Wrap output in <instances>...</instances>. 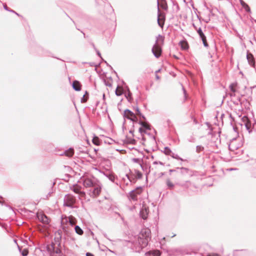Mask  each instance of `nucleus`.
Returning <instances> with one entry per match:
<instances>
[{
	"mask_svg": "<svg viewBox=\"0 0 256 256\" xmlns=\"http://www.w3.org/2000/svg\"><path fill=\"white\" fill-rule=\"evenodd\" d=\"M170 252L174 256H183L190 254L188 249L184 247L172 249L170 250Z\"/></svg>",
	"mask_w": 256,
	"mask_h": 256,
	"instance_id": "5",
	"label": "nucleus"
},
{
	"mask_svg": "<svg viewBox=\"0 0 256 256\" xmlns=\"http://www.w3.org/2000/svg\"><path fill=\"white\" fill-rule=\"evenodd\" d=\"M194 28H195L196 30H197V28H196V26H194Z\"/></svg>",
	"mask_w": 256,
	"mask_h": 256,
	"instance_id": "59",
	"label": "nucleus"
},
{
	"mask_svg": "<svg viewBox=\"0 0 256 256\" xmlns=\"http://www.w3.org/2000/svg\"><path fill=\"white\" fill-rule=\"evenodd\" d=\"M72 88L76 91H80L81 90V84L79 82L74 80L73 82Z\"/></svg>",
	"mask_w": 256,
	"mask_h": 256,
	"instance_id": "14",
	"label": "nucleus"
},
{
	"mask_svg": "<svg viewBox=\"0 0 256 256\" xmlns=\"http://www.w3.org/2000/svg\"><path fill=\"white\" fill-rule=\"evenodd\" d=\"M166 184L168 189L172 190L174 188V184L169 179L166 180Z\"/></svg>",
	"mask_w": 256,
	"mask_h": 256,
	"instance_id": "18",
	"label": "nucleus"
},
{
	"mask_svg": "<svg viewBox=\"0 0 256 256\" xmlns=\"http://www.w3.org/2000/svg\"><path fill=\"white\" fill-rule=\"evenodd\" d=\"M75 202L76 198L74 196L70 194L65 196L64 198V206L72 208Z\"/></svg>",
	"mask_w": 256,
	"mask_h": 256,
	"instance_id": "4",
	"label": "nucleus"
},
{
	"mask_svg": "<svg viewBox=\"0 0 256 256\" xmlns=\"http://www.w3.org/2000/svg\"><path fill=\"white\" fill-rule=\"evenodd\" d=\"M83 186L86 188H91L89 190V195L92 198L98 196L102 190V184L94 177L85 176L81 178Z\"/></svg>",
	"mask_w": 256,
	"mask_h": 256,
	"instance_id": "1",
	"label": "nucleus"
},
{
	"mask_svg": "<svg viewBox=\"0 0 256 256\" xmlns=\"http://www.w3.org/2000/svg\"><path fill=\"white\" fill-rule=\"evenodd\" d=\"M130 120L132 121L133 122H138V118H136V116L135 114L134 116V118H132L130 119Z\"/></svg>",
	"mask_w": 256,
	"mask_h": 256,
	"instance_id": "39",
	"label": "nucleus"
},
{
	"mask_svg": "<svg viewBox=\"0 0 256 256\" xmlns=\"http://www.w3.org/2000/svg\"><path fill=\"white\" fill-rule=\"evenodd\" d=\"M244 125H245L246 130H248L249 132H250L251 130V124L250 122V121L248 120L247 119H246V121L244 123Z\"/></svg>",
	"mask_w": 256,
	"mask_h": 256,
	"instance_id": "21",
	"label": "nucleus"
},
{
	"mask_svg": "<svg viewBox=\"0 0 256 256\" xmlns=\"http://www.w3.org/2000/svg\"><path fill=\"white\" fill-rule=\"evenodd\" d=\"M126 98H128V100L130 102L131 100L132 99V94L129 92L128 94V96H126Z\"/></svg>",
	"mask_w": 256,
	"mask_h": 256,
	"instance_id": "37",
	"label": "nucleus"
},
{
	"mask_svg": "<svg viewBox=\"0 0 256 256\" xmlns=\"http://www.w3.org/2000/svg\"><path fill=\"white\" fill-rule=\"evenodd\" d=\"M106 84L108 86H112V84H109V83H106Z\"/></svg>",
	"mask_w": 256,
	"mask_h": 256,
	"instance_id": "49",
	"label": "nucleus"
},
{
	"mask_svg": "<svg viewBox=\"0 0 256 256\" xmlns=\"http://www.w3.org/2000/svg\"><path fill=\"white\" fill-rule=\"evenodd\" d=\"M174 171H175V170H169V172H174Z\"/></svg>",
	"mask_w": 256,
	"mask_h": 256,
	"instance_id": "55",
	"label": "nucleus"
},
{
	"mask_svg": "<svg viewBox=\"0 0 256 256\" xmlns=\"http://www.w3.org/2000/svg\"><path fill=\"white\" fill-rule=\"evenodd\" d=\"M183 90H184V94H186V90L184 89V88H183Z\"/></svg>",
	"mask_w": 256,
	"mask_h": 256,
	"instance_id": "56",
	"label": "nucleus"
},
{
	"mask_svg": "<svg viewBox=\"0 0 256 256\" xmlns=\"http://www.w3.org/2000/svg\"><path fill=\"white\" fill-rule=\"evenodd\" d=\"M134 109L135 110L136 112V114L137 115L140 116V117H142L144 120L146 119L144 116L142 114L140 109L138 108V106L134 108Z\"/></svg>",
	"mask_w": 256,
	"mask_h": 256,
	"instance_id": "22",
	"label": "nucleus"
},
{
	"mask_svg": "<svg viewBox=\"0 0 256 256\" xmlns=\"http://www.w3.org/2000/svg\"><path fill=\"white\" fill-rule=\"evenodd\" d=\"M138 178H140L142 174H140V172H138Z\"/></svg>",
	"mask_w": 256,
	"mask_h": 256,
	"instance_id": "50",
	"label": "nucleus"
},
{
	"mask_svg": "<svg viewBox=\"0 0 256 256\" xmlns=\"http://www.w3.org/2000/svg\"><path fill=\"white\" fill-rule=\"evenodd\" d=\"M160 69L158 70H156V74H158V72H160Z\"/></svg>",
	"mask_w": 256,
	"mask_h": 256,
	"instance_id": "53",
	"label": "nucleus"
},
{
	"mask_svg": "<svg viewBox=\"0 0 256 256\" xmlns=\"http://www.w3.org/2000/svg\"><path fill=\"white\" fill-rule=\"evenodd\" d=\"M158 164V162L155 161L153 162L154 164Z\"/></svg>",
	"mask_w": 256,
	"mask_h": 256,
	"instance_id": "52",
	"label": "nucleus"
},
{
	"mask_svg": "<svg viewBox=\"0 0 256 256\" xmlns=\"http://www.w3.org/2000/svg\"><path fill=\"white\" fill-rule=\"evenodd\" d=\"M235 84H232L230 86V90L231 92H235L236 90L234 88Z\"/></svg>",
	"mask_w": 256,
	"mask_h": 256,
	"instance_id": "32",
	"label": "nucleus"
},
{
	"mask_svg": "<svg viewBox=\"0 0 256 256\" xmlns=\"http://www.w3.org/2000/svg\"><path fill=\"white\" fill-rule=\"evenodd\" d=\"M86 256H94V254L90 252H86Z\"/></svg>",
	"mask_w": 256,
	"mask_h": 256,
	"instance_id": "46",
	"label": "nucleus"
},
{
	"mask_svg": "<svg viewBox=\"0 0 256 256\" xmlns=\"http://www.w3.org/2000/svg\"><path fill=\"white\" fill-rule=\"evenodd\" d=\"M240 2L241 5L245 8L246 11H247V12L250 11V7L245 2H244L242 0H240Z\"/></svg>",
	"mask_w": 256,
	"mask_h": 256,
	"instance_id": "20",
	"label": "nucleus"
},
{
	"mask_svg": "<svg viewBox=\"0 0 256 256\" xmlns=\"http://www.w3.org/2000/svg\"><path fill=\"white\" fill-rule=\"evenodd\" d=\"M164 153L166 155L170 156L172 152L170 149L168 147H165L164 151Z\"/></svg>",
	"mask_w": 256,
	"mask_h": 256,
	"instance_id": "27",
	"label": "nucleus"
},
{
	"mask_svg": "<svg viewBox=\"0 0 256 256\" xmlns=\"http://www.w3.org/2000/svg\"><path fill=\"white\" fill-rule=\"evenodd\" d=\"M152 51L154 55L156 58H158L162 54V48L158 44V40H156V44L153 46Z\"/></svg>",
	"mask_w": 256,
	"mask_h": 256,
	"instance_id": "6",
	"label": "nucleus"
},
{
	"mask_svg": "<svg viewBox=\"0 0 256 256\" xmlns=\"http://www.w3.org/2000/svg\"><path fill=\"white\" fill-rule=\"evenodd\" d=\"M72 190L76 194H80L81 196H84L85 192H81L80 190V188L78 186H74V188L72 189Z\"/></svg>",
	"mask_w": 256,
	"mask_h": 256,
	"instance_id": "16",
	"label": "nucleus"
},
{
	"mask_svg": "<svg viewBox=\"0 0 256 256\" xmlns=\"http://www.w3.org/2000/svg\"><path fill=\"white\" fill-rule=\"evenodd\" d=\"M158 164H160V165H162V166L164 165V164L162 162H158Z\"/></svg>",
	"mask_w": 256,
	"mask_h": 256,
	"instance_id": "54",
	"label": "nucleus"
},
{
	"mask_svg": "<svg viewBox=\"0 0 256 256\" xmlns=\"http://www.w3.org/2000/svg\"><path fill=\"white\" fill-rule=\"evenodd\" d=\"M201 39H202V42H203V44H204V46L205 47H208V44L206 42V36L204 37V38H202Z\"/></svg>",
	"mask_w": 256,
	"mask_h": 256,
	"instance_id": "33",
	"label": "nucleus"
},
{
	"mask_svg": "<svg viewBox=\"0 0 256 256\" xmlns=\"http://www.w3.org/2000/svg\"><path fill=\"white\" fill-rule=\"evenodd\" d=\"M4 8L6 10H8V7L6 6H4ZM9 11L10 12H14L16 14H17L18 16V14H17L16 12H14L13 10H9Z\"/></svg>",
	"mask_w": 256,
	"mask_h": 256,
	"instance_id": "41",
	"label": "nucleus"
},
{
	"mask_svg": "<svg viewBox=\"0 0 256 256\" xmlns=\"http://www.w3.org/2000/svg\"><path fill=\"white\" fill-rule=\"evenodd\" d=\"M142 192V187H138L135 190L130 191L128 195V199L130 200L136 201L138 200V196Z\"/></svg>",
	"mask_w": 256,
	"mask_h": 256,
	"instance_id": "3",
	"label": "nucleus"
},
{
	"mask_svg": "<svg viewBox=\"0 0 256 256\" xmlns=\"http://www.w3.org/2000/svg\"><path fill=\"white\" fill-rule=\"evenodd\" d=\"M132 161L134 162H138L140 161V160L139 158H134L132 159Z\"/></svg>",
	"mask_w": 256,
	"mask_h": 256,
	"instance_id": "42",
	"label": "nucleus"
},
{
	"mask_svg": "<svg viewBox=\"0 0 256 256\" xmlns=\"http://www.w3.org/2000/svg\"><path fill=\"white\" fill-rule=\"evenodd\" d=\"M92 46H93L94 48H96L94 44H92Z\"/></svg>",
	"mask_w": 256,
	"mask_h": 256,
	"instance_id": "57",
	"label": "nucleus"
},
{
	"mask_svg": "<svg viewBox=\"0 0 256 256\" xmlns=\"http://www.w3.org/2000/svg\"><path fill=\"white\" fill-rule=\"evenodd\" d=\"M158 26L162 28L164 25V22L165 20V16L164 14L160 12L159 8V2H158Z\"/></svg>",
	"mask_w": 256,
	"mask_h": 256,
	"instance_id": "7",
	"label": "nucleus"
},
{
	"mask_svg": "<svg viewBox=\"0 0 256 256\" xmlns=\"http://www.w3.org/2000/svg\"><path fill=\"white\" fill-rule=\"evenodd\" d=\"M160 254L159 252H157V254H156V256H160Z\"/></svg>",
	"mask_w": 256,
	"mask_h": 256,
	"instance_id": "51",
	"label": "nucleus"
},
{
	"mask_svg": "<svg viewBox=\"0 0 256 256\" xmlns=\"http://www.w3.org/2000/svg\"><path fill=\"white\" fill-rule=\"evenodd\" d=\"M160 6L164 10H166L167 9V6L165 2H163L161 4Z\"/></svg>",
	"mask_w": 256,
	"mask_h": 256,
	"instance_id": "36",
	"label": "nucleus"
},
{
	"mask_svg": "<svg viewBox=\"0 0 256 256\" xmlns=\"http://www.w3.org/2000/svg\"><path fill=\"white\" fill-rule=\"evenodd\" d=\"M94 50H96L98 56L100 57L102 60L103 59L102 58L101 54L98 50L96 48H94Z\"/></svg>",
	"mask_w": 256,
	"mask_h": 256,
	"instance_id": "40",
	"label": "nucleus"
},
{
	"mask_svg": "<svg viewBox=\"0 0 256 256\" xmlns=\"http://www.w3.org/2000/svg\"><path fill=\"white\" fill-rule=\"evenodd\" d=\"M246 58L248 64L252 66H255V60L254 56L250 52H248L246 54Z\"/></svg>",
	"mask_w": 256,
	"mask_h": 256,
	"instance_id": "9",
	"label": "nucleus"
},
{
	"mask_svg": "<svg viewBox=\"0 0 256 256\" xmlns=\"http://www.w3.org/2000/svg\"><path fill=\"white\" fill-rule=\"evenodd\" d=\"M134 114H135L133 112L128 109H126L124 111V117L130 120L132 118H134Z\"/></svg>",
	"mask_w": 256,
	"mask_h": 256,
	"instance_id": "13",
	"label": "nucleus"
},
{
	"mask_svg": "<svg viewBox=\"0 0 256 256\" xmlns=\"http://www.w3.org/2000/svg\"><path fill=\"white\" fill-rule=\"evenodd\" d=\"M28 254V251L27 249H24L22 252V254L23 256H26Z\"/></svg>",
	"mask_w": 256,
	"mask_h": 256,
	"instance_id": "35",
	"label": "nucleus"
},
{
	"mask_svg": "<svg viewBox=\"0 0 256 256\" xmlns=\"http://www.w3.org/2000/svg\"><path fill=\"white\" fill-rule=\"evenodd\" d=\"M74 154V150L72 148H70L68 150H65L61 155H65L68 157H72Z\"/></svg>",
	"mask_w": 256,
	"mask_h": 256,
	"instance_id": "15",
	"label": "nucleus"
},
{
	"mask_svg": "<svg viewBox=\"0 0 256 256\" xmlns=\"http://www.w3.org/2000/svg\"><path fill=\"white\" fill-rule=\"evenodd\" d=\"M170 156L178 160H184L183 159L180 158L178 154L173 152L172 153Z\"/></svg>",
	"mask_w": 256,
	"mask_h": 256,
	"instance_id": "29",
	"label": "nucleus"
},
{
	"mask_svg": "<svg viewBox=\"0 0 256 256\" xmlns=\"http://www.w3.org/2000/svg\"><path fill=\"white\" fill-rule=\"evenodd\" d=\"M104 236H105L106 238V234H104Z\"/></svg>",
	"mask_w": 256,
	"mask_h": 256,
	"instance_id": "60",
	"label": "nucleus"
},
{
	"mask_svg": "<svg viewBox=\"0 0 256 256\" xmlns=\"http://www.w3.org/2000/svg\"><path fill=\"white\" fill-rule=\"evenodd\" d=\"M138 131L141 134H142L146 132L145 130L142 128H140Z\"/></svg>",
	"mask_w": 256,
	"mask_h": 256,
	"instance_id": "38",
	"label": "nucleus"
},
{
	"mask_svg": "<svg viewBox=\"0 0 256 256\" xmlns=\"http://www.w3.org/2000/svg\"><path fill=\"white\" fill-rule=\"evenodd\" d=\"M104 175L112 182L116 184V185H118V184L116 182V180H117V176L114 173H108L104 174Z\"/></svg>",
	"mask_w": 256,
	"mask_h": 256,
	"instance_id": "11",
	"label": "nucleus"
},
{
	"mask_svg": "<svg viewBox=\"0 0 256 256\" xmlns=\"http://www.w3.org/2000/svg\"><path fill=\"white\" fill-rule=\"evenodd\" d=\"M68 222L70 224L71 226H73L76 224V219L72 216H70L68 217L65 216V218H62V222Z\"/></svg>",
	"mask_w": 256,
	"mask_h": 256,
	"instance_id": "8",
	"label": "nucleus"
},
{
	"mask_svg": "<svg viewBox=\"0 0 256 256\" xmlns=\"http://www.w3.org/2000/svg\"><path fill=\"white\" fill-rule=\"evenodd\" d=\"M150 230L148 228H143L138 235V242L142 248L146 247L150 239Z\"/></svg>",
	"mask_w": 256,
	"mask_h": 256,
	"instance_id": "2",
	"label": "nucleus"
},
{
	"mask_svg": "<svg viewBox=\"0 0 256 256\" xmlns=\"http://www.w3.org/2000/svg\"><path fill=\"white\" fill-rule=\"evenodd\" d=\"M188 140L190 142H194V138H193L192 137H190V139H188Z\"/></svg>",
	"mask_w": 256,
	"mask_h": 256,
	"instance_id": "43",
	"label": "nucleus"
},
{
	"mask_svg": "<svg viewBox=\"0 0 256 256\" xmlns=\"http://www.w3.org/2000/svg\"><path fill=\"white\" fill-rule=\"evenodd\" d=\"M54 252L55 254H58V256H64L62 254L61 250L59 248H54Z\"/></svg>",
	"mask_w": 256,
	"mask_h": 256,
	"instance_id": "24",
	"label": "nucleus"
},
{
	"mask_svg": "<svg viewBox=\"0 0 256 256\" xmlns=\"http://www.w3.org/2000/svg\"><path fill=\"white\" fill-rule=\"evenodd\" d=\"M197 32L198 33L201 38L206 37L200 28L197 30Z\"/></svg>",
	"mask_w": 256,
	"mask_h": 256,
	"instance_id": "28",
	"label": "nucleus"
},
{
	"mask_svg": "<svg viewBox=\"0 0 256 256\" xmlns=\"http://www.w3.org/2000/svg\"><path fill=\"white\" fill-rule=\"evenodd\" d=\"M74 230L79 235H82L84 233V232L82 230V229L78 226H75Z\"/></svg>",
	"mask_w": 256,
	"mask_h": 256,
	"instance_id": "19",
	"label": "nucleus"
},
{
	"mask_svg": "<svg viewBox=\"0 0 256 256\" xmlns=\"http://www.w3.org/2000/svg\"><path fill=\"white\" fill-rule=\"evenodd\" d=\"M156 78L157 80H159L160 79V77L158 75V74H156Z\"/></svg>",
	"mask_w": 256,
	"mask_h": 256,
	"instance_id": "47",
	"label": "nucleus"
},
{
	"mask_svg": "<svg viewBox=\"0 0 256 256\" xmlns=\"http://www.w3.org/2000/svg\"><path fill=\"white\" fill-rule=\"evenodd\" d=\"M38 220L44 224H48L50 222V220L48 217L43 214H38Z\"/></svg>",
	"mask_w": 256,
	"mask_h": 256,
	"instance_id": "10",
	"label": "nucleus"
},
{
	"mask_svg": "<svg viewBox=\"0 0 256 256\" xmlns=\"http://www.w3.org/2000/svg\"><path fill=\"white\" fill-rule=\"evenodd\" d=\"M122 90H118V88L116 90V94L118 96H121L122 94Z\"/></svg>",
	"mask_w": 256,
	"mask_h": 256,
	"instance_id": "34",
	"label": "nucleus"
},
{
	"mask_svg": "<svg viewBox=\"0 0 256 256\" xmlns=\"http://www.w3.org/2000/svg\"><path fill=\"white\" fill-rule=\"evenodd\" d=\"M138 123L140 124L142 126V128L144 129H146V130L150 129V126L148 124L144 123V122H143L142 121H140Z\"/></svg>",
	"mask_w": 256,
	"mask_h": 256,
	"instance_id": "23",
	"label": "nucleus"
},
{
	"mask_svg": "<svg viewBox=\"0 0 256 256\" xmlns=\"http://www.w3.org/2000/svg\"><path fill=\"white\" fill-rule=\"evenodd\" d=\"M92 142L97 146H98L100 144V139L98 136H94L92 139Z\"/></svg>",
	"mask_w": 256,
	"mask_h": 256,
	"instance_id": "25",
	"label": "nucleus"
},
{
	"mask_svg": "<svg viewBox=\"0 0 256 256\" xmlns=\"http://www.w3.org/2000/svg\"><path fill=\"white\" fill-rule=\"evenodd\" d=\"M181 170H185L186 171V172L188 171V169L187 168H184V167H182L181 168H180Z\"/></svg>",
	"mask_w": 256,
	"mask_h": 256,
	"instance_id": "44",
	"label": "nucleus"
},
{
	"mask_svg": "<svg viewBox=\"0 0 256 256\" xmlns=\"http://www.w3.org/2000/svg\"><path fill=\"white\" fill-rule=\"evenodd\" d=\"M145 212H146V214H144V210H142L141 212H140V216H142V218L144 219V220H146V218H147V216H146V210H145Z\"/></svg>",
	"mask_w": 256,
	"mask_h": 256,
	"instance_id": "31",
	"label": "nucleus"
},
{
	"mask_svg": "<svg viewBox=\"0 0 256 256\" xmlns=\"http://www.w3.org/2000/svg\"><path fill=\"white\" fill-rule=\"evenodd\" d=\"M228 148L230 150L234 152L235 150H236L239 148L238 146L236 144V140H233L230 144L228 146Z\"/></svg>",
	"mask_w": 256,
	"mask_h": 256,
	"instance_id": "12",
	"label": "nucleus"
},
{
	"mask_svg": "<svg viewBox=\"0 0 256 256\" xmlns=\"http://www.w3.org/2000/svg\"><path fill=\"white\" fill-rule=\"evenodd\" d=\"M230 96H235V92H232L230 94Z\"/></svg>",
	"mask_w": 256,
	"mask_h": 256,
	"instance_id": "48",
	"label": "nucleus"
},
{
	"mask_svg": "<svg viewBox=\"0 0 256 256\" xmlns=\"http://www.w3.org/2000/svg\"><path fill=\"white\" fill-rule=\"evenodd\" d=\"M88 92H86L85 94L84 95L82 98L81 100V102L82 103L86 102L88 98Z\"/></svg>",
	"mask_w": 256,
	"mask_h": 256,
	"instance_id": "26",
	"label": "nucleus"
},
{
	"mask_svg": "<svg viewBox=\"0 0 256 256\" xmlns=\"http://www.w3.org/2000/svg\"><path fill=\"white\" fill-rule=\"evenodd\" d=\"M204 150V148L202 146H198L196 147V152L198 153H199L202 151H203Z\"/></svg>",
	"mask_w": 256,
	"mask_h": 256,
	"instance_id": "30",
	"label": "nucleus"
},
{
	"mask_svg": "<svg viewBox=\"0 0 256 256\" xmlns=\"http://www.w3.org/2000/svg\"><path fill=\"white\" fill-rule=\"evenodd\" d=\"M126 176L128 177V180L130 181V178L129 176H128V174H126Z\"/></svg>",
	"mask_w": 256,
	"mask_h": 256,
	"instance_id": "58",
	"label": "nucleus"
},
{
	"mask_svg": "<svg viewBox=\"0 0 256 256\" xmlns=\"http://www.w3.org/2000/svg\"><path fill=\"white\" fill-rule=\"evenodd\" d=\"M181 48L184 50H186L188 48V44L186 41H182L180 42Z\"/></svg>",
	"mask_w": 256,
	"mask_h": 256,
	"instance_id": "17",
	"label": "nucleus"
},
{
	"mask_svg": "<svg viewBox=\"0 0 256 256\" xmlns=\"http://www.w3.org/2000/svg\"><path fill=\"white\" fill-rule=\"evenodd\" d=\"M207 256H220L216 254H208L207 255Z\"/></svg>",
	"mask_w": 256,
	"mask_h": 256,
	"instance_id": "45",
	"label": "nucleus"
}]
</instances>
